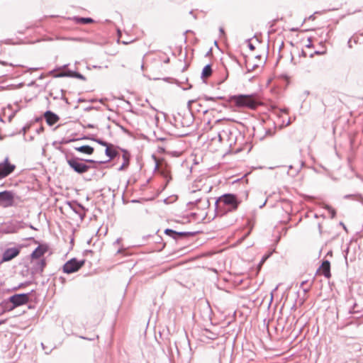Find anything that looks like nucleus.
Here are the masks:
<instances>
[{
  "instance_id": "nucleus-28",
  "label": "nucleus",
  "mask_w": 363,
  "mask_h": 363,
  "mask_svg": "<svg viewBox=\"0 0 363 363\" xmlns=\"http://www.w3.org/2000/svg\"><path fill=\"white\" fill-rule=\"evenodd\" d=\"M313 46L312 45V40L310 38H308V44L306 45V48H311Z\"/></svg>"
},
{
  "instance_id": "nucleus-6",
  "label": "nucleus",
  "mask_w": 363,
  "mask_h": 363,
  "mask_svg": "<svg viewBox=\"0 0 363 363\" xmlns=\"http://www.w3.org/2000/svg\"><path fill=\"white\" fill-rule=\"evenodd\" d=\"M67 162L69 166L78 174L85 173L90 169V166L82 162V160L79 157L67 159Z\"/></svg>"
},
{
  "instance_id": "nucleus-23",
  "label": "nucleus",
  "mask_w": 363,
  "mask_h": 363,
  "mask_svg": "<svg viewBox=\"0 0 363 363\" xmlns=\"http://www.w3.org/2000/svg\"><path fill=\"white\" fill-rule=\"evenodd\" d=\"M226 123L225 120H217L215 123L213 125L212 128H215L216 130H218L220 128V125L223 123Z\"/></svg>"
},
{
  "instance_id": "nucleus-5",
  "label": "nucleus",
  "mask_w": 363,
  "mask_h": 363,
  "mask_svg": "<svg viewBox=\"0 0 363 363\" xmlns=\"http://www.w3.org/2000/svg\"><path fill=\"white\" fill-rule=\"evenodd\" d=\"M15 164L11 162L9 157H6L0 162V180L11 175L16 169Z\"/></svg>"
},
{
  "instance_id": "nucleus-10",
  "label": "nucleus",
  "mask_w": 363,
  "mask_h": 363,
  "mask_svg": "<svg viewBox=\"0 0 363 363\" xmlns=\"http://www.w3.org/2000/svg\"><path fill=\"white\" fill-rule=\"evenodd\" d=\"M20 252V250L16 247H11L6 250L3 254V261H10L16 257Z\"/></svg>"
},
{
  "instance_id": "nucleus-13",
  "label": "nucleus",
  "mask_w": 363,
  "mask_h": 363,
  "mask_svg": "<svg viewBox=\"0 0 363 363\" xmlns=\"http://www.w3.org/2000/svg\"><path fill=\"white\" fill-rule=\"evenodd\" d=\"M45 266V261L44 259H39L34 263L33 271L35 273H41Z\"/></svg>"
},
{
  "instance_id": "nucleus-22",
  "label": "nucleus",
  "mask_w": 363,
  "mask_h": 363,
  "mask_svg": "<svg viewBox=\"0 0 363 363\" xmlns=\"http://www.w3.org/2000/svg\"><path fill=\"white\" fill-rule=\"evenodd\" d=\"M194 235V233L191 232H177V240L179 237H186Z\"/></svg>"
},
{
  "instance_id": "nucleus-27",
  "label": "nucleus",
  "mask_w": 363,
  "mask_h": 363,
  "mask_svg": "<svg viewBox=\"0 0 363 363\" xmlns=\"http://www.w3.org/2000/svg\"><path fill=\"white\" fill-rule=\"evenodd\" d=\"M274 133V130H272V129H268L267 130H266V135H273Z\"/></svg>"
},
{
  "instance_id": "nucleus-32",
  "label": "nucleus",
  "mask_w": 363,
  "mask_h": 363,
  "mask_svg": "<svg viewBox=\"0 0 363 363\" xmlns=\"http://www.w3.org/2000/svg\"><path fill=\"white\" fill-rule=\"evenodd\" d=\"M219 32H220V35H225L224 29L222 27H220L219 28Z\"/></svg>"
},
{
  "instance_id": "nucleus-38",
  "label": "nucleus",
  "mask_w": 363,
  "mask_h": 363,
  "mask_svg": "<svg viewBox=\"0 0 363 363\" xmlns=\"http://www.w3.org/2000/svg\"><path fill=\"white\" fill-rule=\"evenodd\" d=\"M250 48L251 50H253L255 48H254V46H253L252 44H250Z\"/></svg>"
},
{
  "instance_id": "nucleus-16",
  "label": "nucleus",
  "mask_w": 363,
  "mask_h": 363,
  "mask_svg": "<svg viewBox=\"0 0 363 363\" xmlns=\"http://www.w3.org/2000/svg\"><path fill=\"white\" fill-rule=\"evenodd\" d=\"M212 74V69L210 65H206L201 72V78H207Z\"/></svg>"
},
{
  "instance_id": "nucleus-42",
  "label": "nucleus",
  "mask_w": 363,
  "mask_h": 363,
  "mask_svg": "<svg viewBox=\"0 0 363 363\" xmlns=\"http://www.w3.org/2000/svg\"><path fill=\"white\" fill-rule=\"evenodd\" d=\"M302 54H303V56H306V54H305L304 51H302Z\"/></svg>"
},
{
  "instance_id": "nucleus-43",
  "label": "nucleus",
  "mask_w": 363,
  "mask_h": 363,
  "mask_svg": "<svg viewBox=\"0 0 363 363\" xmlns=\"http://www.w3.org/2000/svg\"><path fill=\"white\" fill-rule=\"evenodd\" d=\"M208 112L207 110L203 111V113H206Z\"/></svg>"
},
{
  "instance_id": "nucleus-19",
  "label": "nucleus",
  "mask_w": 363,
  "mask_h": 363,
  "mask_svg": "<svg viewBox=\"0 0 363 363\" xmlns=\"http://www.w3.org/2000/svg\"><path fill=\"white\" fill-rule=\"evenodd\" d=\"M123 164L118 169V170H120V171L123 170L125 167H126L129 164V156L127 155V152H125L123 155Z\"/></svg>"
},
{
  "instance_id": "nucleus-29",
  "label": "nucleus",
  "mask_w": 363,
  "mask_h": 363,
  "mask_svg": "<svg viewBox=\"0 0 363 363\" xmlns=\"http://www.w3.org/2000/svg\"><path fill=\"white\" fill-rule=\"evenodd\" d=\"M194 103H196V101H195V100H189V101H188V103H187V106H188V108H191V104H194Z\"/></svg>"
},
{
  "instance_id": "nucleus-3",
  "label": "nucleus",
  "mask_w": 363,
  "mask_h": 363,
  "mask_svg": "<svg viewBox=\"0 0 363 363\" xmlns=\"http://www.w3.org/2000/svg\"><path fill=\"white\" fill-rule=\"evenodd\" d=\"M232 101L237 106L247 107L255 109L260 104L259 100L254 95H235L231 97Z\"/></svg>"
},
{
  "instance_id": "nucleus-31",
  "label": "nucleus",
  "mask_w": 363,
  "mask_h": 363,
  "mask_svg": "<svg viewBox=\"0 0 363 363\" xmlns=\"http://www.w3.org/2000/svg\"><path fill=\"white\" fill-rule=\"evenodd\" d=\"M357 195H354V194H347V195H345L344 196L345 199H349V198H352V197H354L356 196Z\"/></svg>"
},
{
  "instance_id": "nucleus-17",
  "label": "nucleus",
  "mask_w": 363,
  "mask_h": 363,
  "mask_svg": "<svg viewBox=\"0 0 363 363\" xmlns=\"http://www.w3.org/2000/svg\"><path fill=\"white\" fill-rule=\"evenodd\" d=\"M105 154L109 157L110 160L113 159L117 155V152L111 149V145L107 146L105 150Z\"/></svg>"
},
{
  "instance_id": "nucleus-20",
  "label": "nucleus",
  "mask_w": 363,
  "mask_h": 363,
  "mask_svg": "<svg viewBox=\"0 0 363 363\" xmlns=\"http://www.w3.org/2000/svg\"><path fill=\"white\" fill-rule=\"evenodd\" d=\"M164 233L167 235L172 237L174 240H177V231L167 228L164 230Z\"/></svg>"
},
{
  "instance_id": "nucleus-36",
  "label": "nucleus",
  "mask_w": 363,
  "mask_h": 363,
  "mask_svg": "<svg viewBox=\"0 0 363 363\" xmlns=\"http://www.w3.org/2000/svg\"><path fill=\"white\" fill-rule=\"evenodd\" d=\"M86 162H90V163H96V162L93 160H85Z\"/></svg>"
},
{
  "instance_id": "nucleus-41",
  "label": "nucleus",
  "mask_w": 363,
  "mask_h": 363,
  "mask_svg": "<svg viewBox=\"0 0 363 363\" xmlns=\"http://www.w3.org/2000/svg\"><path fill=\"white\" fill-rule=\"evenodd\" d=\"M298 30V29H294V28H292V29H291V30H292V31H296V30Z\"/></svg>"
},
{
  "instance_id": "nucleus-18",
  "label": "nucleus",
  "mask_w": 363,
  "mask_h": 363,
  "mask_svg": "<svg viewBox=\"0 0 363 363\" xmlns=\"http://www.w3.org/2000/svg\"><path fill=\"white\" fill-rule=\"evenodd\" d=\"M74 72L71 70H67L65 72H61L60 73H57L54 75L55 77H74Z\"/></svg>"
},
{
  "instance_id": "nucleus-7",
  "label": "nucleus",
  "mask_w": 363,
  "mask_h": 363,
  "mask_svg": "<svg viewBox=\"0 0 363 363\" xmlns=\"http://www.w3.org/2000/svg\"><path fill=\"white\" fill-rule=\"evenodd\" d=\"M85 263L84 259L78 260L72 258L63 265V272L66 274H72L77 272Z\"/></svg>"
},
{
  "instance_id": "nucleus-25",
  "label": "nucleus",
  "mask_w": 363,
  "mask_h": 363,
  "mask_svg": "<svg viewBox=\"0 0 363 363\" xmlns=\"http://www.w3.org/2000/svg\"><path fill=\"white\" fill-rule=\"evenodd\" d=\"M74 77L82 79L83 81L86 80V77L84 75H82V74H80L79 72H74Z\"/></svg>"
},
{
  "instance_id": "nucleus-11",
  "label": "nucleus",
  "mask_w": 363,
  "mask_h": 363,
  "mask_svg": "<svg viewBox=\"0 0 363 363\" xmlns=\"http://www.w3.org/2000/svg\"><path fill=\"white\" fill-rule=\"evenodd\" d=\"M44 117L48 125L50 126L55 124L60 120V117L51 111H47L44 113Z\"/></svg>"
},
{
  "instance_id": "nucleus-26",
  "label": "nucleus",
  "mask_w": 363,
  "mask_h": 363,
  "mask_svg": "<svg viewBox=\"0 0 363 363\" xmlns=\"http://www.w3.org/2000/svg\"><path fill=\"white\" fill-rule=\"evenodd\" d=\"M326 208L328 210L329 213H330L331 218H334L336 214L335 209H333L332 207H330L328 206Z\"/></svg>"
},
{
  "instance_id": "nucleus-15",
  "label": "nucleus",
  "mask_w": 363,
  "mask_h": 363,
  "mask_svg": "<svg viewBox=\"0 0 363 363\" xmlns=\"http://www.w3.org/2000/svg\"><path fill=\"white\" fill-rule=\"evenodd\" d=\"M73 20L76 23L78 24H88L94 22V20L91 18H84V17H77L75 16L73 18Z\"/></svg>"
},
{
  "instance_id": "nucleus-37",
  "label": "nucleus",
  "mask_w": 363,
  "mask_h": 363,
  "mask_svg": "<svg viewBox=\"0 0 363 363\" xmlns=\"http://www.w3.org/2000/svg\"><path fill=\"white\" fill-rule=\"evenodd\" d=\"M94 127V125H92V124H88V125H87V128H93Z\"/></svg>"
},
{
  "instance_id": "nucleus-9",
  "label": "nucleus",
  "mask_w": 363,
  "mask_h": 363,
  "mask_svg": "<svg viewBox=\"0 0 363 363\" xmlns=\"http://www.w3.org/2000/svg\"><path fill=\"white\" fill-rule=\"evenodd\" d=\"M317 273L323 274L325 277L329 279L331 277L330 274V263L328 260L323 262L322 264L317 270Z\"/></svg>"
},
{
  "instance_id": "nucleus-30",
  "label": "nucleus",
  "mask_w": 363,
  "mask_h": 363,
  "mask_svg": "<svg viewBox=\"0 0 363 363\" xmlns=\"http://www.w3.org/2000/svg\"><path fill=\"white\" fill-rule=\"evenodd\" d=\"M269 255H267V256L263 257L259 264H262L265 262V260L269 257Z\"/></svg>"
},
{
  "instance_id": "nucleus-33",
  "label": "nucleus",
  "mask_w": 363,
  "mask_h": 363,
  "mask_svg": "<svg viewBox=\"0 0 363 363\" xmlns=\"http://www.w3.org/2000/svg\"><path fill=\"white\" fill-rule=\"evenodd\" d=\"M321 53H322V52H319V51H315L314 53L311 54L310 57H313V55H314L315 54V55H320V54H321Z\"/></svg>"
},
{
  "instance_id": "nucleus-34",
  "label": "nucleus",
  "mask_w": 363,
  "mask_h": 363,
  "mask_svg": "<svg viewBox=\"0 0 363 363\" xmlns=\"http://www.w3.org/2000/svg\"><path fill=\"white\" fill-rule=\"evenodd\" d=\"M204 99L206 101H210V100L213 101V100H214V99L213 97H209V96H205Z\"/></svg>"
},
{
  "instance_id": "nucleus-1",
  "label": "nucleus",
  "mask_w": 363,
  "mask_h": 363,
  "mask_svg": "<svg viewBox=\"0 0 363 363\" xmlns=\"http://www.w3.org/2000/svg\"><path fill=\"white\" fill-rule=\"evenodd\" d=\"M241 201L238 196L232 194H223L216 201V209L221 214L235 211Z\"/></svg>"
},
{
  "instance_id": "nucleus-2",
  "label": "nucleus",
  "mask_w": 363,
  "mask_h": 363,
  "mask_svg": "<svg viewBox=\"0 0 363 363\" xmlns=\"http://www.w3.org/2000/svg\"><path fill=\"white\" fill-rule=\"evenodd\" d=\"M28 301V294H18L11 296L8 300L2 301L1 305L5 310L12 311L18 306L27 303Z\"/></svg>"
},
{
  "instance_id": "nucleus-40",
  "label": "nucleus",
  "mask_w": 363,
  "mask_h": 363,
  "mask_svg": "<svg viewBox=\"0 0 363 363\" xmlns=\"http://www.w3.org/2000/svg\"><path fill=\"white\" fill-rule=\"evenodd\" d=\"M67 66H68V65H65L64 66H62V68L65 69V68H66Z\"/></svg>"
},
{
  "instance_id": "nucleus-24",
  "label": "nucleus",
  "mask_w": 363,
  "mask_h": 363,
  "mask_svg": "<svg viewBox=\"0 0 363 363\" xmlns=\"http://www.w3.org/2000/svg\"><path fill=\"white\" fill-rule=\"evenodd\" d=\"M94 140L95 142H96L97 143L100 144L101 145L105 146L106 147H107V146L109 145V144L107 142L104 141V140H102L101 139H99V138L94 139Z\"/></svg>"
},
{
  "instance_id": "nucleus-14",
  "label": "nucleus",
  "mask_w": 363,
  "mask_h": 363,
  "mask_svg": "<svg viewBox=\"0 0 363 363\" xmlns=\"http://www.w3.org/2000/svg\"><path fill=\"white\" fill-rule=\"evenodd\" d=\"M74 149L78 152L86 155H91L94 152V148L89 145H82L80 147H74Z\"/></svg>"
},
{
  "instance_id": "nucleus-8",
  "label": "nucleus",
  "mask_w": 363,
  "mask_h": 363,
  "mask_svg": "<svg viewBox=\"0 0 363 363\" xmlns=\"http://www.w3.org/2000/svg\"><path fill=\"white\" fill-rule=\"evenodd\" d=\"M13 204V194L11 191L0 192V206L3 207L12 206Z\"/></svg>"
},
{
  "instance_id": "nucleus-4",
  "label": "nucleus",
  "mask_w": 363,
  "mask_h": 363,
  "mask_svg": "<svg viewBox=\"0 0 363 363\" xmlns=\"http://www.w3.org/2000/svg\"><path fill=\"white\" fill-rule=\"evenodd\" d=\"M236 130L234 128L225 125L221 130L218 132L219 141L225 143L230 147L235 144L236 142Z\"/></svg>"
},
{
  "instance_id": "nucleus-35",
  "label": "nucleus",
  "mask_w": 363,
  "mask_h": 363,
  "mask_svg": "<svg viewBox=\"0 0 363 363\" xmlns=\"http://www.w3.org/2000/svg\"><path fill=\"white\" fill-rule=\"evenodd\" d=\"M308 19L309 20H314L315 19V13L311 15L309 17H308Z\"/></svg>"
},
{
  "instance_id": "nucleus-21",
  "label": "nucleus",
  "mask_w": 363,
  "mask_h": 363,
  "mask_svg": "<svg viewBox=\"0 0 363 363\" xmlns=\"http://www.w3.org/2000/svg\"><path fill=\"white\" fill-rule=\"evenodd\" d=\"M311 284H308L307 281H303L301 284V287L303 289V291L304 292L308 291L311 288Z\"/></svg>"
},
{
  "instance_id": "nucleus-44",
  "label": "nucleus",
  "mask_w": 363,
  "mask_h": 363,
  "mask_svg": "<svg viewBox=\"0 0 363 363\" xmlns=\"http://www.w3.org/2000/svg\"><path fill=\"white\" fill-rule=\"evenodd\" d=\"M81 338L86 339V340L87 339L86 337H82V336L81 337Z\"/></svg>"
},
{
  "instance_id": "nucleus-12",
  "label": "nucleus",
  "mask_w": 363,
  "mask_h": 363,
  "mask_svg": "<svg viewBox=\"0 0 363 363\" xmlns=\"http://www.w3.org/2000/svg\"><path fill=\"white\" fill-rule=\"evenodd\" d=\"M48 247L45 245H39L38 246L35 250L31 254V258L33 259H38L40 258L44 254L47 252Z\"/></svg>"
},
{
  "instance_id": "nucleus-39",
  "label": "nucleus",
  "mask_w": 363,
  "mask_h": 363,
  "mask_svg": "<svg viewBox=\"0 0 363 363\" xmlns=\"http://www.w3.org/2000/svg\"><path fill=\"white\" fill-rule=\"evenodd\" d=\"M266 202H267V201H265L263 203V204H262V206H260V208H262V207L265 205Z\"/></svg>"
}]
</instances>
